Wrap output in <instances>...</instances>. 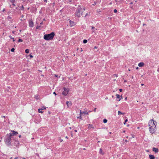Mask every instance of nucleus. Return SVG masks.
<instances>
[{"mask_svg":"<svg viewBox=\"0 0 159 159\" xmlns=\"http://www.w3.org/2000/svg\"><path fill=\"white\" fill-rule=\"evenodd\" d=\"M55 34L54 32H52L50 34H45L44 36V39L46 40H52Z\"/></svg>","mask_w":159,"mask_h":159,"instance_id":"f257e3e1","label":"nucleus"},{"mask_svg":"<svg viewBox=\"0 0 159 159\" xmlns=\"http://www.w3.org/2000/svg\"><path fill=\"white\" fill-rule=\"evenodd\" d=\"M81 7L78 8L75 12V15L78 17H80L82 15V13L81 11Z\"/></svg>","mask_w":159,"mask_h":159,"instance_id":"f03ea898","label":"nucleus"},{"mask_svg":"<svg viewBox=\"0 0 159 159\" xmlns=\"http://www.w3.org/2000/svg\"><path fill=\"white\" fill-rule=\"evenodd\" d=\"M157 122L153 120H150V127H152L153 128H156Z\"/></svg>","mask_w":159,"mask_h":159,"instance_id":"7ed1b4c3","label":"nucleus"},{"mask_svg":"<svg viewBox=\"0 0 159 159\" xmlns=\"http://www.w3.org/2000/svg\"><path fill=\"white\" fill-rule=\"evenodd\" d=\"M69 92V89L66 88H64V91L62 92V94L64 95H66Z\"/></svg>","mask_w":159,"mask_h":159,"instance_id":"20e7f679","label":"nucleus"},{"mask_svg":"<svg viewBox=\"0 0 159 159\" xmlns=\"http://www.w3.org/2000/svg\"><path fill=\"white\" fill-rule=\"evenodd\" d=\"M11 140V137L10 136H9L5 139V142L7 144H10Z\"/></svg>","mask_w":159,"mask_h":159,"instance_id":"39448f33","label":"nucleus"},{"mask_svg":"<svg viewBox=\"0 0 159 159\" xmlns=\"http://www.w3.org/2000/svg\"><path fill=\"white\" fill-rule=\"evenodd\" d=\"M156 129V128H153L152 127H150V132L151 133L153 134L155 133Z\"/></svg>","mask_w":159,"mask_h":159,"instance_id":"423d86ee","label":"nucleus"},{"mask_svg":"<svg viewBox=\"0 0 159 159\" xmlns=\"http://www.w3.org/2000/svg\"><path fill=\"white\" fill-rule=\"evenodd\" d=\"M66 104L68 107H70L72 105L71 102L70 101H68L66 102Z\"/></svg>","mask_w":159,"mask_h":159,"instance_id":"0eeeda50","label":"nucleus"},{"mask_svg":"<svg viewBox=\"0 0 159 159\" xmlns=\"http://www.w3.org/2000/svg\"><path fill=\"white\" fill-rule=\"evenodd\" d=\"M29 26L30 27H33L34 26V23L33 21L32 20H31L29 21Z\"/></svg>","mask_w":159,"mask_h":159,"instance_id":"6e6552de","label":"nucleus"},{"mask_svg":"<svg viewBox=\"0 0 159 159\" xmlns=\"http://www.w3.org/2000/svg\"><path fill=\"white\" fill-rule=\"evenodd\" d=\"M152 150L156 153L157 152H158V149L157 148H153Z\"/></svg>","mask_w":159,"mask_h":159,"instance_id":"1a4fd4ad","label":"nucleus"},{"mask_svg":"<svg viewBox=\"0 0 159 159\" xmlns=\"http://www.w3.org/2000/svg\"><path fill=\"white\" fill-rule=\"evenodd\" d=\"M88 128L89 129H94V127L91 125L88 124Z\"/></svg>","mask_w":159,"mask_h":159,"instance_id":"9d476101","label":"nucleus"},{"mask_svg":"<svg viewBox=\"0 0 159 159\" xmlns=\"http://www.w3.org/2000/svg\"><path fill=\"white\" fill-rule=\"evenodd\" d=\"M19 141L17 140H16L15 141V145H16V146H18L19 145Z\"/></svg>","mask_w":159,"mask_h":159,"instance_id":"9b49d317","label":"nucleus"},{"mask_svg":"<svg viewBox=\"0 0 159 159\" xmlns=\"http://www.w3.org/2000/svg\"><path fill=\"white\" fill-rule=\"evenodd\" d=\"M11 132H12L13 135H16L18 134V133L17 132L15 131L14 130H11Z\"/></svg>","mask_w":159,"mask_h":159,"instance_id":"f8f14e48","label":"nucleus"},{"mask_svg":"<svg viewBox=\"0 0 159 159\" xmlns=\"http://www.w3.org/2000/svg\"><path fill=\"white\" fill-rule=\"evenodd\" d=\"M43 109L39 108L38 110L39 112L41 113H43Z\"/></svg>","mask_w":159,"mask_h":159,"instance_id":"ddd939ff","label":"nucleus"},{"mask_svg":"<svg viewBox=\"0 0 159 159\" xmlns=\"http://www.w3.org/2000/svg\"><path fill=\"white\" fill-rule=\"evenodd\" d=\"M144 65V64L143 62H140L139 63L138 66L139 67H142Z\"/></svg>","mask_w":159,"mask_h":159,"instance_id":"4468645a","label":"nucleus"},{"mask_svg":"<svg viewBox=\"0 0 159 159\" xmlns=\"http://www.w3.org/2000/svg\"><path fill=\"white\" fill-rule=\"evenodd\" d=\"M80 115H83V114H88V113L87 112H82L80 110Z\"/></svg>","mask_w":159,"mask_h":159,"instance_id":"2eb2a0df","label":"nucleus"},{"mask_svg":"<svg viewBox=\"0 0 159 159\" xmlns=\"http://www.w3.org/2000/svg\"><path fill=\"white\" fill-rule=\"evenodd\" d=\"M99 153L102 155H103L104 154V153L103 152L102 148H100L99 149Z\"/></svg>","mask_w":159,"mask_h":159,"instance_id":"dca6fc26","label":"nucleus"},{"mask_svg":"<svg viewBox=\"0 0 159 159\" xmlns=\"http://www.w3.org/2000/svg\"><path fill=\"white\" fill-rule=\"evenodd\" d=\"M155 158V157L153 155H150V159H154Z\"/></svg>","mask_w":159,"mask_h":159,"instance_id":"f3484780","label":"nucleus"},{"mask_svg":"<svg viewBox=\"0 0 159 159\" xmlns=\"http://www.w3.org/2000/svg\"><path fill=\"white\" fill-rule=\"evenodd\" d=\"M125 113L121 112L120 111H118V115H124Z\"/></svg>","mask_w":159,"mask_h":159,"instance_id":"a211bd4d","label":"nucleus"},{"mask_svg":"<svg viewBox=\"0 0 159 159\" xmlns=\"http://www.w3.org/2000/svg\"><path fill=\"white\" fill-rule=\"evenodd\" d=\"M35 98L36 99H38L39 98V96L38 94L35 95Z\"/></svg>","mask_w":159,"mask_h":159,"instance_id":"6ab92c4d","label":"nucleus"},{"mask_svg":"<svg viewBox=\"0 0 159 159\" xmlns=\"http://www.w3.org/2000/svg\"><path fill=\"white\" fill-rule=\"evenodd\" d=\"M107 120L106 119H104L103 120V122L104 123H106L107 122Z\"/></svg>","mask_w":159,"mask_h":159,"instance_id":"aec40b11","label":"nucleus"},{"mask_svg":"<svg viewBox=\"0 0 159 159\" xmlns=\"http://www.w3.org/2000/svg\"><path fill=\"white\" fill-rule=\"evenodd\" d=\"M25 52L26 53H28L29 52V49H26L25 50Z\"/></svg>","mask_w":159,"mask_h":159,"instance_id":"412c9836","label":"nucleus"},{"mask_svg":"<svg viewBox=\"0 0 159 159\" xmlns=\"http://www.w3.org/2000/svg\"><path fill=\"white\" fill-rule=\"evenodd\" d=\"M87 40L86 39H84L83 40V42L84 43H87Z\"/></svg>","mask_w":159,"mask_h":159,"instance_id":"4be33fe9","label":"nucleus"},{"mask_svg":"<svg viewBox=\"0 0 159 159\" xmlns=\"http://www.w3.org/2000/svg\"><path fill=\"white\" fill-rule=\"evenodd\" d=\"M116 98H119L120 97V96L119 94H116Z\"/></svg>","mask_w":159,"mask_h":159,"instance_id":"5701e85b","label":"nucleus"},{"mask_svg":"<svg viewBox=\"0 0 159 159\" xmlns=\"http://www.w3.org/2000/svg\"><path fill=\"white\" fill-rule=\"evenodd\" d=\"M23 40L22 39H19L18 40V42H22Z\"/></svg>","mask_w":159,"mask_h":159,"instance_id":"b1692460","label":"nucleus"},{"mask_svg":"<svg viewBox=\"0 0 159 159\" xmlns=\"http://www.w3.org/2000/svg\"><path fill=\"white\" fill-rule=\"evenodd\" d=\"M82 115H80V116L77 117V118L79 119L80 118L81 119H82V117H81Z\"/></svg>","mask_w":159,"mask_h":159,"instance_id":"393cba45","label":"nucleus"},{"mask_svg":"<svg viewBox=\"0 0 159 159\" xmlns=\"http://www.w3.org/2000/svg\"><path fill=\"white\" fill-rule=\"evenodd\" d=\"M128 121L127 119H126L125 121V122L124 123V125H125L126 124V122Z\"/></svg>","mask_w":159,"mask_h":159,"instance_id":"a878e982","label":"nucleus"},{"mask_svg":"<svg viewBox=\"0 0 159 159\" xmlns=\"http://www.w3.org/2000/svg\"><path fill=\"white\" fill-rule=\"evenodd\" d=\"M14 50H15V49L14 48H12L11 50V51L12 52H14Z\"/></svg>","mask_w":159,"mask_h":159,"instance_id":"bb28decb","label":"nucleus"},{"mask_svg":"<svg viewBox=\"0 0 159 159\" xmlns=\"http://www.w3.org/2000/svg\"><path fill=\"white\" fill-rule=\"evenodd\" d=\"M42 109H43V110L44 109V110H45L46 109V107H45V106H43L42 107Z\"/></svg>","mask_w":159,"mask_h":159,"instance_id":"cd10ccee","label":"nucleus"},{"mask_svg":"<svg viewBox=\"0 0 159 159\" xmlns=\"http://www.w3.org/2000/svg\"><path fill=\"white\" fill-rule=\"evenodd\" d=\"M117 10L116 9H114V12H115V13H116L117 12Z\"/></svg>","mask_w":159,"mask_h":159,"instance_id":"c85d7f7f","label":"nucleus"},{"mask_svg":"<svg viewBox=\"0 0 159 159\" xmlns=\"http://www.w3.org/2000/svg\"><path fill=\"white\" fill-rule=\"evenodd\" d=\"M114 76L115 77H117V76H118L116 74H114Z\"/></svg>","mask_w":159,"mask_h":159,"instance_id":"c756f323","label":"nucleus"},{"mask_svg":"<svg viewBox=\"0 0 159 159\" xmlns=\"http://www.w3.org/2000/svg\"><path fill=\"white\" fill-rule=\"evenodd\" d=\"M11 1V2H14L15 1V0H10Z\"/></svg>","mask_w":159,"mask_h":159,"instance_id":"7c9ffc66","label":"nucleus"},{"mask_svg":"<svg viewBox=\"0 0 159 159\" xmlns=\"http://www.w3.org/2000/svg\"><path fill=\"white\" fill-rule=\"evenodd\" d=\"M59 140H60V142H61L63 141V140L62 139H59Z\"/></svg>","mask_w":159,"mask_h":159,"instance_id":"2f4dec72","label":"nucleus"},{"mask_svg":"<svg viewBox=\"0 0 159 159\" xmlns=\"http://www.w3.org/2000/svg\"><path fill=\"white\" fill-rule=\"evenodd\" d=\"M30 57L31 58H32L33 57V56L31 54L30 55Z\"/></svg>","mask_w":159,"mask_h":159,"instance_id":"473e14b6","label":"nucleus"},{"mask_svg":"<svg viewBox=\"0 0 159 159\" xmlns=\"http://www.w3.org/2000/svg\"><path fill=\"white\" fill-rule=\"evenodd\" d=\"M13 135V133H12V134L11 133V134H10V136H9L11 137V136H12Z\"/></svg>","mask_w":159,"mask_h":159,"instance_id":"72a5a7b5","label":"nucleus"},{"mask_svg":"<svg viewBox=\"0 0 159 159\" xmlns=\"http://www.w3.org/2000/svg\"><path fill=\"white\" fill-rule=\"evenodd\" d=\"M10 38H11V39H14V38H12L11 36H9Z\"/></svg>","mask_w":159,"mask_h":159,"instance_id":"f704fd0d","label":"nucleus"},{"mask_svg":"<svg viewBox=\"0 0 159 159\" xmlns=\"http://www.w3.org/2000/svg\"><path fill=\"white\" fill-rule=\"evenodd\" d=\"M120 92H121L122 91V89H120L119 90Z\"/></svg>","mask_w":159,"mask_h":159,"instance_id":"c9c22d12","label":"nucleus"},{"mask_svg":"<svg viewBox=\"0 0 159 159\" xmlns=\"http://www.w3.org/2000/svg\"><path fill=\"white\" fill-rule=\"evenodd\" d=\"M53 94H55V95H56V93L55 92H54V93H53Z\"/></svg>","mask_w":159,"mask_h":159,"instance_id":"e433bc0d","label":"nucleus"},{"mask_svg":"<svg viewBox=\"0 0 159 159\" xmlns=\"http://www.w3.org/2000/svg\"><path fill=\"white\" fill-rule=\"evenodd\" d=\"M132 137L133 138H134V135H132Z\"/></svg>","mask_w":159,"mask_h":159,"instance_id":"4c0bfd02","label":"nucleus"},{"mask_svg":"<svg viewBox=\"0 0 159 159\" xmlns=\"http://www.w3.org/2000/svg\"><path fill=\"white\" fill-rule=\"evenodd\" d=\"M95 28V27H93V26H92V29H94Z\"/></svg>","mask_w":159,"mask_h":159,"instance_id":"58836bf2","label":"nucleus"},{"mask_svg":"<svg viewBox=\"0 0 159 159\" xmlns=\"http://www.w3.org/2000/svg\"><path fill=\"white\" fill-rule=\"evenodd\" d=\"M21 8H23V9H24V7L23 6H22L21 7Z\"/></svg>","mask_w":159,"mask_h":159,"instance_id":"ea45409f","label":"nucleus"},{"mask_svg":"<svg viewBox=\"0 0 159 159\" xmlns=\"http://www.w3.org/2000/svg\"><path fill=\"white\" fill-rule=\"evenodd\" d=\"M44 2H47V0H44Z\"/></svg>","mask_w":159,"mask_h":159,"instance_id":"a19ab883","label":"nucleus"},{"mask_svg":"<svg viewBox=\"0 0 159 159\" xmlns=\"http://www.w3.org/2000/svg\"><path fill=\"white\" fill-rule=\"evenodd\" d=\"M19 138H21V135H19Z\"/></svg>","mask_w":159,"mask_h":159,"instance_id":"79ce46f5","label":"nucleus"},{"mask_svg":"<svg viewBox=\"0 0 159 159\" xmlns=\"http://www.w3.org/2000/svg\"><path fill=\"white\" fill-rule=\"evenodd\" d=\"M65 138H66V139H68V138L67 136H66Z\"/></svg>","mask_w":159,"mask_h":159,"instance_id":"37998d69","label":"nucleus"},{"mask_svg":"<svg viewBox=\"0 0 159 159\" xmlns=\"http://www.w3.org/2000/svg\"><path fill=\"white\" fill-rule=\"evenodd\" d=\"M96 108H95L94 109V111L95 112V111H96Z\"/></svg>","mask_w":159,"mask_h":159,"instance_id":"c03bdc74","label":"nucleus"},{"mask_svg":"<svg viewBox=\"0 0 159 159\" xmlns=\"http://www.w3.org/2000/svg\"><path fill=\"white\" fill-rule=\"evenodd\" d=\"M125 142H128L127 140H125Z\"/></svg>","mask_w":159,"mask_h":159,"instance_id":"a18cd8bd","label":"nucleus"},{"mask_svg":"<svg viewBox=\"0 0 159 159\" xmlns=\"http://www.w3.org/2000/svg\"><path fill=\"white\" fill-rule=\"evenodd\" d=\"M75 132H77V130H75Z\"/></svg>","mask_w":159,"mask_h":159,"instance_id":"49530a36","label":"nucleus"},{"mask_svg":"<svg viewBox=\"0 0 159 159\" xmlns=\"http://www.w3.org/2000/svg\"><path fill=\"white\" fill-rule=\"evenodd\" d=\"M17 158H18V157H15V159H17Z\"/></svg>","mask_w":159,"mask_h":159,"instance_id":"de8ad7c7","label":"nucleus"},{"mask_svg":"<svg viewBox=\"0 0 159 159\" xmlns=\"http://www.w3.org/2000/svg\"><path fill=\"white\" fill-rule=\"evenodd\" d=\"M94 48H96V49H97V47L96 46H95V47H94Z\"/></svg>","mask_w":159,"mask_h":159,"instance_id":"09e8293b","label":"nucleus"},{"mask_svg":"<svg viewBox=\"0 0 159 159\" xmlns=\"http://www.w3.org/2000/svg\"><path fill=\"white\" fill-rule=\"evenodd\" d=\"M138 68H139V67H137L136 68V69H138Z\"/></svg>","mask_w":159,"mask_h":159,"instance_id":"8fccbe9b","label":"nucleus"},{"mask_svg":"<svg viewBox=\"0 0 159 159\" xmlns=\"http://www.w3.org/2000/svg\"><path fill=\"white\" fill-rule=\"evenodd\" d=\"M133 4V2H131L130 3V4Z\"/></svg>","mask_w":159,"mask_h":159,"instance_id":"3c124183","label":"nucleus"},{"mask_svg":"<svg viewBox=\"0 0 159 159\" xmlns=\"http://www.w3.org/2000/svg\"><path fill=\"white\" fill-rule=\"evenodd\" d=\"M127 127H129V125H127Z\"/></svg>","mask_w":159,"mask_h":159,"instance_id":"603ef678","label":"nucleus"},{"mask_svg":"<svg viewBox=\"0 0 159 159\" xmlns=\"http://www.w3.org/2000/svg\"><path fill=\"white\" fill-rule=\"evenodd\" d=\"M21 17H24V15H22V16H21Z\"/></svg>","mask_w":159,"mask_h":159,"instance_id":"864d4df0","label":"nucleus"},{"mask_svg":"<svg viewBox=\"0 0 159 159\" xmlns=\"http://www.w3.org/2000/svg\"><path fill=\"white\" fill-rule=\"evenodd\" d=\"M141 85H142V86H143V84H141Z\"/></svg>","mask_w":159,"mask_h":159,"instance_id":"5fc2aeb1","label":"nucleus"},{"mask_svg":"<svg viewBox=\"0 0 159 159\" xmlns=\"http://www.w3.org/2000/svg\"><path fill=\"white\" fill-rule=\"evenodd\" d=\"M83 10H84V11H85V9L84 8Z\"/></svg>","mask_w":159,"mask_h":159,"instance_id":"6e6d98bb","label":"nucleus"},{"mask_svg":"<svg viewBox=\"0 0 159 159\" xmlns=\"http://www.w3.org/2000/svg\"><path fill=\"white\" fill-rule=\"evenodd\" d=\"M131 77H132V79H133L134 78V77L133 76H132Z\"/></svg>","mask_w":159,"mask_h":159,"instance_id":"4d7b16f0","label":"nucleus"},{"mask_svg":"<svg viewBox=\"0 0 159 159\" xmlns=\"http://www.w3.org/2000/svg\"><path fill=\"white\" fill-rule=\"evenodd\" d=\"M43 24V22H41V23H40V25H41Z\"/></svg>","mask_w":159,"mask_h":159,"instance_id":"13d9d810","label":"nucleus"},{"mask_svg":"<svg viewBox=\"0 0 159 159\" xmlns=\"http://www.w3.org/2000/svg\"><path fill=\"white\" fill-rule=\"evenodd\" d=\"M55 76H56V77H57V75H55Z\"/></svg>","mask_w":159,"mask_h":159,"instance_id":"bf43d9fd","label":"nucleus"},{"mask_svg":"<svg viewBox=\"0 0 159 159\" xmlns=\"http://www.w3.org/2000/svg\"><path fill=\"white\" fill-rule=\"evenodd\" d=\"M83 50L82 48H81V51H82Z\"/></svg>","mask_w":159,"mask_h":159,"instance_id":"052dcab7","label":"nucleus"},{"mask_svg":"<svg viewBox=\"0 0 159 159\" xmlns=\"http://www.w3.org/2000/svg\"><path fill=\"white\" fill-rule=\"evenodd\" d=\"M125 131H123V133H125Z\"/></svg>","mask_w":159,"mask_h":159,"instance_id":"680f3d73","label":"nucleus"},{"mask_svg":"<svg viewBox=\"0 0 159 159\" xmlns=\"http://www.w3.org/2000/svg\"><path fill=\"white\" fill-rule=\"evenodd\" d=\"M13 39V42H14V41H15V40H14V39Z\"/></svg>","mask_w":159,"mask_h":159,"instance_id":"e2e57ef3","label":"nucleus"},{"mask_svg":"<svg viewBox=\"0 0 159 159\" xmlns=\"http://www.w3.org/2000/svg\"><path fill=\"white\" fill-rule=\"evenodd\" d=\"M127 99V97H126V98H125V99Z\"/></svg>","mask_w":159,"mask_h":159,"instance_id":"0e129e2a","label":"nucleus"},{"mask_svg":"<svg viewBox=\"0 0 159 159\" xmlns=\"http://www.w3.org/2000/svg\"><path fill=\"white\" fill-rule=\"evenodd\" d=\"M137 129H139V127H138L137 128Z\"/></svg>","mask_w":159,"mask_h":159,"instance_id":"69168bd1","label":"nucleus"},{"mask_svg":"<svg viewBox=\"0 0 159 159\" xmlns=\"http://www.w3.org/2000/svg\"><path fill=\"white\" fill-rule=\"evenodd\" d=\"M107 98H107V97H106V99H107Z\"/></svg>","mask_w":159,"mask_h":159,"instance_id":"338daca9","label":"nucleus"},{"mask_svg":"<svg viewBox=\"0 0 159 159\" xmlns=\"http://www.w3.org/2000/svg\"><path fill=\"white\" fill-rule=\"evenodd\" d=\"M128 70H129V71H130V69H129Z\"/></svg>","mask_w":159,"mask_h":159,"instance_id":"774afa93","label":"nucleus"}]
</instances>
